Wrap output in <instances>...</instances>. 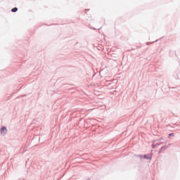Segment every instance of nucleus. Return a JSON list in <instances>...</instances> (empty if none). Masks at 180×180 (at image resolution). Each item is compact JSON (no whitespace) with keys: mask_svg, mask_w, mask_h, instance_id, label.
Listing matches in <instances>:
<instances>
[{"mask_svg":"<svg viewBox=\"0 0 180 180\" xmlns=\"http://www.w3.org/2000/svg\"><path fill=\"white\" fill-rule=\"evenodd\" d=\"M6 133H8V129H6V127H3L1 129V134L2 136H5V134H6Z\"/></svg>","mask_w":180,"mask_h":180,"instance_id":"f257e3e1","label":"nucleus"},{"mask_svg":"<svg viewBox=\"0 0 180 180\" xmlns=\"http://www.w3.org/2000/svg\"><path fill=\"white\" fill-rule=\"evenodd\" d=\"M144 158H146V160H151V155H145Z\"/></svg>","mask_w":180,"mask_h":180,"instance_id":"f03ea898","label":"nucleus"},{"mask_svg":"<svg viewBox=\"0 0 180 180\" xmlns=\"http://www.w3.org/2000/svg\"><path fill=\"white\" fill-rule=\"evenodd\" d=\"M155 146H160V143H155V141L153 142V143L152 145L153 148H154V147H155Z\"/></svg>","mask_w":180,"mask_h":180,"instance_id":"7ed1b4c3","label":"nucleus"},{"mask_svg":"<svg viewBox=\"0 0 180 180\" xmlns=\"http://www.w3.org/2000/svg\"><path fill=\"white\" fill-rule=\"evenodd\" d=\"M11 12H18V8H13V9H11Z\"/></svg>","mask_w":180,"mask_h":180,"instance_id":"20e7f679","label":"nucleus"},{"mask_svg":"<svg viewBox=\"0 0 180 180\" xmlns=\"http://www.w3.org/2000/svg\"><path fill=\"white\" fill-rule=\"evenodd\" d=\"M175 134L174 133L169 134V137H174Z\"/></svg>","mask_w":180,"mask_h":180,"instance_id":"39448f33","label":"nucleus"},{"mask_svg":"<svg viewBox=\"0 0 180 180\" xmlns=\"http://www.w3.org/2000/svg\"><path fill=\"white\" fill-rule=\"evenodd\" d=\"M161 140H164V139L161 138L158 140V141H161Z\"/></svg>","mask_w":180,"mask_h":180,"instance_id":"423d86ee","label":"nucleus"},{"mask_svg":"<svg viewBox=\"0 0 180 180\" xmlns=\"http://www.w3.org/2000/svg\"><path fill=\"white\" fill-rule=\"evenodd\" d=\"M163 148H165V147H162L161 149H160V150L162 151V150Z\"/></svg>","mask_w":180,"mask_h":180,"instance_id":"0eeeda50","label":"nucleus"},{"mask_svg":"<svg viewBox=\"0 0 180 180\" xmlns=\"http://www.w3.org/2000/svg\"><path fill=\"white\" fill-rule=\"evenodd\" d=\"M139 157H140V158H141L142 156L141 155H139Z\"/></svg>","mask_w":180,"mask_h":180,"instance_id":"6e6552de","label":"nucleus"}]
</instances>
